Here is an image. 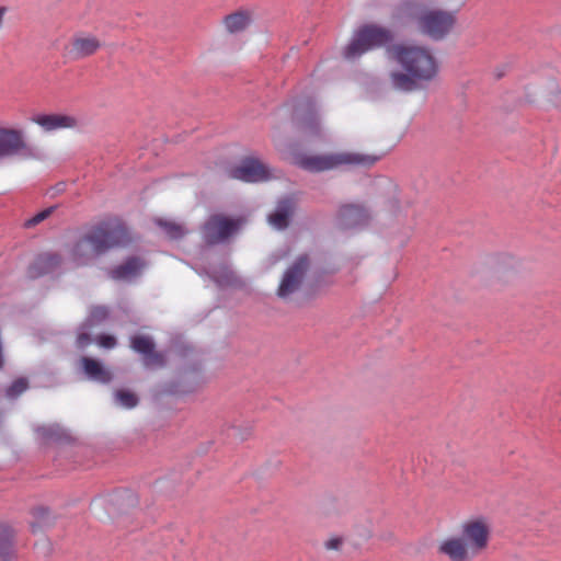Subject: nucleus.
I'll use <instances>...</instances> for the list:
<instances>
[{"instance_id":"nucleus-19","label":"nucleus","mask_w":561,"mask_h":561,"mask_svg":"<svg viewBox=\"0 0 561 561\" xmlns=\"http://www.w3.org/2000/svg\"><path fill=\"white\" fill-rule=\"evenodd\" d=\"M540 96L547 107L561 108V88L554 79H550L541 85Z\"/></svg>"},{"instance_id":"nucleus-30","label":"nucleus","mask_w":561,"mask_h":561,"mask_svg":"<svg viewBox=\"0 0 561 561\" xmlns=\"http://www.w3.org/2000/svg\"><path fill=\"white\" fill-rule=\"evenodd\" d=\"M98 344L105 348H113L116 345V339L113 335L101 334L98 337Z\"/></svg>"},{"instance_id":"nucleus-7","label":"nucleus","mask_w":561,"mask_h":561,"mask_svg":"<svg viewBox=\"0 0 561 561\" xmlns=\"http://www.w3.org/2000/svg\"><path fill=\"white\" fill-rule=\"evenodd\" d=\"M310 265L311 261L308 254L298 255L285 271L277 289V295L280 298H287L295 294L301 287Z\"/></svg>"},{"instance_id":"nucleus-17","label":"nucleus","mask_w":561,"mask_h":561,"mask_svg":"<svg viewBox=\"0 0 561 561\" xmlns=\"http://www.w3.org/2000/svg\"><path fill=\"white\" fill-rule=\"evenodd\" d=\"M145 263L139 257H129L123 264L112 268L110 276L116 280L130 279L137 276L144 268Z\"/></svg>"},{"instance_id":"nucleus-26","label":"nucleus","mask_w":561,"mask_h":561,"mask_svg":"<svg viewBox=\"0 0 561 561\" xmlns=\"http://www.w3.org/2000/svg\"><path fill=\"white\" fill-rule=\"evenodd\" d=\"M117 404L126 409H133L138 404V397L128 390H117L115 392Z\"/></svg>"},{"instance_id":"nucleus-29","label":"nucleus","mask_w":561,"mask_h":561,"mask_svg":"<svg viewBox=\"0 0 561 561\" xmlns=\"http://www.w3.org/2000/svg\"><path fill=\"white\" fill-rule=\"evenodd\" d=\"M54 210H55V207H48V208L37 213L32 218L26 220L25 226L26 227H34V226L38 225L39 222H42L45 219H47L54 213Z\"/></svg>"},{"instance_id":"nucleus-25","label":"nucleus","mask_w":561,"mask_h":561,"mask_svg":"<svg viewBox=\"0 0 561 561\" xmlns=\"http://www.w3.org/2000/svg\"><path fill=\"white\" fill-rule=\"evenodd\" d=\"M12 530L0 526V557L7 559L12 552Z\"/></svg>"},{"instance_id":"nucleus-6","label":"nucleus","mask_w":561,"mask_h":561,"mask_svg":"<svg viewBox=\"0 0 561 561\" xmlns=\"http://www.w3.org/2000/svg\"><path fill=\"white\" fill-rule=\"evenodd\" d=\"M392 39L389 30L374 24L362 26L354 35L352 42L346 46L344 56L354 59L370 49L385 46Z\"/></svg>"},{"instance_id":"nucleus-5","label":"nucleus","mask_w":561,"mask_h":561,"mask_svg":"<svg viewBox=\"0 0 561 561\" xmlns=\"http://www.w3.org/2000/svg\"><path fill=\"white\" fill-rule=\"evenodd\" d=\"M379 157L358 152L341 151L325 154H304L296 159V164L309 172H323L342 165L370 167Z\"/></svg>"},{"instance_id":"nucleus-28","label":"nucleus","mask_w":561,"mask_h":561,"mask_svg":"<svg viewBox=\"0 0 561 561\" xmlns=\"http://www.w3.org/2000/svg\"><path fill=\"white\" fill-rule=\"evenodd\" d=\"M37 434L46 439H60L62 436V428L57 425H45L37 428Z\"/></svg>"},{"instance_id":"nucleus-18","label":"nucleus","mask_w":561,"mask_h":561,"mask_svg":"<svg viewBox=\"0 0 561 561\" xmlns=\"http://www.w3.org/2000/svg\"><path fill=\"white\" fill-rule=\"evenodd\" d=\"M298 129L306 136L320 135L321 125L317 111L308 108L306 112L299 114L296 118Z\"/></svg>"},{"instance_id":"nucleus-21","label":"nucleus","mask_w":561,"mask_h":561,"mask_svg":"<svg viewBox=\"0 0 561 561\" xmlns=\"http://www.w3.org/2000/svg\"><path fill=\"white\" fill-rule=\"evenodd\" d=\"M293 203L289 199L279 202L275 213L270 215L268 221L277 229H284L288 226L289 216L293 214Z\"/></svg>"},{"instance_id":"nucleus-1","label":"nucleus","mask_w":561,"mask_h":561,"mask_svg":"<svg viewBox=\"0 0 561 561\" xmlns=\"http://www.w3.org/2000/svg\"><path fill=\"white\" fill-rule=\"evenodd\" d=\"M133 241L128 228L118 220L102 222L82 234L69 249L71 262L85 266L114 248L128 245Z\"/></svg>"},{"instance_id":"nucleus-22","label":"nucleus","mask_w":561,"mask_h":561,"mask_svg":"<svg viewBox=\"0 0 561 561\" xmlns=\"http://www.w3.org/2000/svg\"><path fill=\"white\" fill-rule=\"evenodd\" d=\"M489 266L493 267L496 273H502L514 270L518 266V261L512 254L500 253L490 257Z\"/></svg>"},{"instance_id":"nucleus-34","label":"nucleus","mask_w":561,"mask_h":561,"mask_svg":"<svg viewBox=\"0 0 561 561\" xmlns=\"http://www.w3.org/2000/svg\"><path fill=\"white\" fill-rule=\"evenodd\" d=\"M34 516L43 519L44 517L48 516V511L46 508H36L34 510Z\"/></svg>"},{"instance_id":"nucleus-4","label":"nucleus","mask_w":561,"mask_h":561,"mask_svg":"<svg viewBox=\"0 0 561 561\" xmlns=\"http://www.w3.org/2000/svg\"><path fill=\"white\" fill-rule=\"evenodd\" d=\"M390 51L402 68L420 81L430 82L438 73V62L426 48L396 45Z\"/></svg>"},{"instance_id":"nucleus-8","label":"nucleus","mask_w":561,"mask_h":561,"mask_svg":"<svg viewBox=\"0 0 561 561\" xmlns=\"http://www.w3.org/2000/svg\"><path fill=\"white\" fill-rule=\"evenodd\" d=\"M241 219H231L224 215L210 216L203 227L206 243L216 244L228 239L242 225Z\"/></svg>"},{"instance_id":"nucleus-3","label":"nucleus","mask_w":561,"mask_h":561,"mask_svg":"<svg viewBox=\"0 0 561 561\" xmlns=\"http://www.w3.org/2000/svg\"><path fill=\"white\" fill-rule=\"evenodd\" d=\"M394 16L405 24H413L433 39L444 38L456 23V14L451 11L427 9L416 0L402 2Z\"/></svg>"},{"instance_id":"nucleus-2","label":"nucleus","mask_w":561,"mask_h":561,"mask_svg":"<svg viewBox=\"0 0 561 561\" xmlns=\"http://www.w3.org/2000/svg\"><path fill=\"white\" fill-rule=\"evenodd\" d=\"M490 535V527L484 519H469L461 524L458 535L448 536L438 542L437 553L448 561H471L486 550Z\"/></svg>"},{"instance_id":"nucleus-35","label":"nucleus","mask_w":561,"mask_h":561,"mask_svg":"<svg viewBox=\"0 0 561 561\" xmlns=\"http://www.w3.org/2000/svg\"><path fill=\"white\" fill-rule=\"evenodd\" d=\"M527 101L531 103V102H534V101H535V98H533V96H527Z\"/></svg>"},{"instance_id":"nucleus-12","label":"nucleus","mask_w":561,"mask_h":561,"mask_svg":"<svg viewBox=\"0 0 561 561\" xmlns=\"http://www.w3.org/2000/svg\"><path fill=\"white\" fill-rule=\"evenodd\" d=\"M32 121L45 131L78 127V118L69 114H39L34 116Z\"/></svg>"},{"instance_id":"nucleus-11","label":"nucleus","mask_w":561,"mask_h":561,"mask_svg":"<svg viewBox=\"0 0 561 561\" xmlns=\"http://www.w3.org/2000/svg\"><path fill=\"white\" fill-rule=\"evenodd\" d=\"M130 347L142 356L145 366L162 367L165 364L163 353L156 351L153 340L147 335H135L130 339Z\"/></svg>"},{"instance_id":"nucleus-23","label":"nucleus","mask_w":561,"mask_h":561,"mask_svg":"<svg viewBox=\"0 0 561 561\" xmlns=\"http://www.w3.org/2000/svg\"><path fill=\"white\" fill-rule=\"evenodd\" d=\"M391 81L394 88L403 90V91H413L417 89L424 81H420L419 79L411 76L409 72H392Z\"/></svg>"},{"instance_id":"nucleus-33","label":"nucleus","mask_w":561,"mask_h":561,"mask_svg":"<svg viewBox=\"0 0 561 561\" xmlns=\"http://www.w3.org/2000/svg\"><path fill=\"white\" fill-rule=\"evenodd\" d=\"M77 343L79 347L83 348L90 344V336L85 333H82L78 336Z\"/></svg>"},{"instance_id":"nucleus-13","label":"nucleus","mask_w":561,"mask_h":561,"mask_svg":"<svg viewBox=\"0 0 561 561\" xmlns=\"http://www.w3.org/2000/svg\"><path fill=\"white\" fill-rule=\"evenodd\" d=\"M369 220V213L362 205L345 204L340 208L337 215L339 226L342 229L355 228L367 224Z\"/></svg>"},{"instance_id":"nucleus-14","label":"nucleus","mask_w":561,"mask_h":561,"mask_svg":"<svg viewBox=\"0 0 561 561\" xmlns=\"http://www.w3.org/2000/svg\"><path fill=\"white\" fill-rule=\"evenodd\" d=\"M26 149L23 133L12 128H0V160Z\"/></svg>"},{"instance_id":"nucleus-16","label":"nucleus","mask_w":561,"mask_h":561,"mask_svg":"<svg viewBox=\"0 0 561 561\" xmlns=\"http://www.w3.org/2000/svg\"><path fill=\"white\" fill-rule=\"evenodd\" d=\"M252 22V13L248 10H239L226 15L222 19L225 30L229 34H237L245 31Z\"/></svg>"},{"instance_id":"nucleus-10","label":"nucleus","mask_w":561,"mask_h":561,"mask_svg":"<svg viewBox=\"0 0 561 561\" xmlns=\"http://www.w3.org/2000/svg\"><path fill=\"white\" fill-rule=\"evenodd\" d=\"M101 47L102 42L98 36L81 32L71 37L67 51L72 59L78 60L94 55Z\"/></svg>"},{"instance_id":"nucleus-9","label":"nucleus","mask_w":561,"mask_h":561,"mask_svg":"<svg viewBox=\"0 0 561 561\" xmlns=\"http://www.w3.org/2000/svg\"><path fill=\"white\" fill-rule=\"evenodd\" d=\"M230 179L240 180L243 182H262L271 178L268 168L259 159L249 157L241 161L237 167L228 170Z\"/></svg>"},{"instance_id":"nucleus-27","label":"nucleus","mask_w":561,"mask_h":561,"mask_svg":"<svg viewBox=\"0 0 561 561\" xmlns=\"http://www.w3.org/2000/svg\"><path fill=\"white\" fill-rule=\"evenodd\" d=\"M28 388V381L26 378L15 379L5 390V394L9 399H15L22 394Z\"/></svg>"},{"instance_id":"nucleus-32","label":"nucleus","mask_w":561,"mask_h":561,"mask_svg":"<svg viewBox=\"0 0 561 561\" xmlns=\"http://www.w3.org/2000/svg\"><path fill=\"white\" fill-rule=\"evenodd\" d=\"M341 545H342V539L334 537V538H331L328 541H325L324 547L328 550H339Z\"/></svg>"},{"instance_id":"nucleus-24","label":"nucleus","mask_w":561,"mask_h":561,"mask_svg":"<svg viewBox=\"0 0 561 561\" xmlns=\"http://www.w3.org/2000/svg\"><path fill=\"white\" fill-rule=\"evenodd\" d=\"M157 224L161 227L165 236L172 240H178L185 233L184 228L173 221L159 219L157 220Z\"/></svg>"},{"instance_id":"nucleus-15","label":"nucleus","mask_w":561,"mask_h":561,"mask_svg":"<svg viewBox=\"0 0 561 561\" xmlns=\"http://www.w3.org/2000/svg\"><path fill=\"white\" fill-rule=\"evenodd\" d=\"M62 262V257L58 253H43L39 254L34 263L28 267V276L36 278L45 274L51 273Z\"/></svg>"},{"instance_id":"nucleus-31","label":"nucleus","mask_w":561,"mask_h":561,"mask_svg":"<svg viewBox=\"0 0 561 561\" xmlns=\"http://www.w3.org/2000/svg\"><path fill=\"white\" fill-rule=\"evenodd\" d=\"M107 314V309L104 307H94L91 310V319L93 321H103L104 319H106Z\"/></svg>"},{"instance_id":"nucleus-20","label":"nucleus","mask_w":561,"mask_h":561,"mask_svg":"<svg viewBox=\"0 0 561 561\" xmlns=\"http://www.w3.org/2000/svg\"><path fill=\"white\" fill-rule=\"evenodd\" d=\"M81 364L84 373L93 380L106 383L110 382L112 376L110 371L103 368V366L95 359L90 357H82Z\"/></svg>"}]
</instances>
